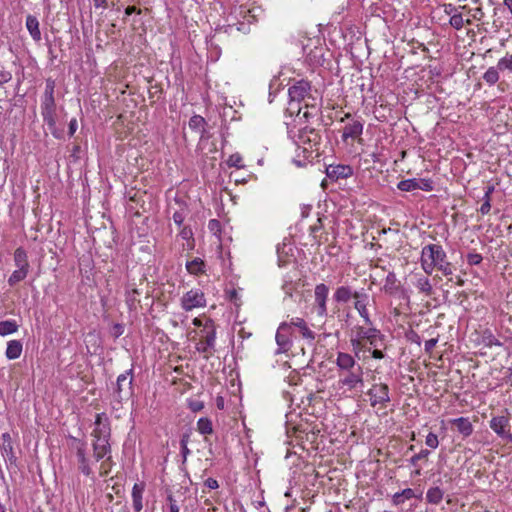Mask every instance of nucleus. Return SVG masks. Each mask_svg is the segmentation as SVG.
Here are the masks:
<instances>
[{
	"mask_svg": "<svg viewBox=\"0 0 512 512\" xmlns=\"http://www.w3.org/2000/svg\"><path fill=\"white\" fill-rule=\"evenodd\" d=\"M92 436L94 438H110L111 429L108 418L104 413H100L96 415L95 419V428L92 432Z\"/></svg>",
	"mask_w": 512,
	"mask_h": 512,
	"instance_id": "nucleus-14",
	"label": "nucleus"
},
{
	"mask_svg": "<svg viewBox=\"0 0 512 512\" xmlns=\"http://www.w3.org/2000/svg\"><path fill=\"white\" fill-rule=\"evenodd\" d=\"M417 186V178L402 180L397 185L398 189L404 192L417 190Z\"/></svg>",
	"mask_w": 512,
	"mask_h": 512,
	"instance_id": "nucleus-37",
	"label": "nucleus"
},
{
	"mask_svg": "<svg viewBox=\"0 0 512 512\" xmlns=\"http://www.w3.org/2000/svg\"><path fill=\"white\" fill-rule=\"evenodd\" d=\"M363 132V124L359 120H353L351 123H348L344 129L342 138L346 141L348 138H357Z\"/></svg>",
	"mask_w": 512,
	"mask_h": 512,
	"instance_id": "nucleus-21",
	"label": "nucleus"
},
{
	"mask_svg": "<svg viewBox=\"0 0 512 512\" xmlns=\"http://www.w3.org/2000/svg\"><path fill=\"white\" fill-rule=\"evenodd\" d=\"M425 444L432 448V449H436L439 445V440H438V436L432 432H430L427 436H426V439H425Z\"/></svg>",
	"mask_w": 512,
	"mask_h": 512,
	"instance_id": "nucleus-46",
	"label": "nucleus"
},
{
	"mask_svg": "<svg viewBox=\"0 0 512 512\" xmlns=\"http://www.w3.org/2000/svg\"><path fill=\"white\" fill-rule=\"evenodd\" d=\"M369 299L370 297L368 293L363 288L358 290V294L355 295L354 299V308L357 310V312L367 325L372 324L367 308L369 304Z\"/></svg>",
	"mask_w": 512,
	"mask_h": 512,
	"instance_id": "nucleus-13",
	"label": "nucleus"
},
{
	"mask_svg": "<svg viewBox=\"0 0 512 512\" xmlns=\"http://www.w3.org/2000/svg\"><path fill=\"white\" fill-rule=\"evenodd\" d=\"M77 129V121L76 119H72L69 123V135L72 136Z\"/></svg>",
	"mask_w": 512,
	"mask_h": 512,
	"instance_id": "nucleus-62",
	"label": "nucleus"
},
{
	"mask_svg": "<svg viewBox=\"0 0 512 512\" xmlns=\"http://www.w3.org/2000/svg\"><path fill=\"white\" fill-rule=\"evenodd\" d=\"M94 5L97 8H99V7H106L107 0H94Z\"/></svg>",
	"mask_w": 512,
	"mask_h": 512,
	"instance_id": "nucleus-64",
	"label": "nucleus"
},
{
	"mask_svg": "<svg viewBox=\"0 0 512 512\" xmlns=\"http://www.w3.org/2000/svg\"><path fill=\"white\" fill-rule=\"evenodd\" d=\"M421 265L424 272L431 275L436 268L444 276H450L454 272V266L447 261V255L442 246L429 244L423 247L421 252Z\"/></svg>",
	"mask_w": 512,
	"mask_h": 512,
	"instance_id": "nucleus-1",
	"label": "nucleus"
},
{
	"mask_svg": "<svg viewBox=\"0 0 512 512\" xmlns=\"http://www.w3.org/2000/svg\"><path fill=\"white\" fill-rule=\"evenodd\" d=\"M415 286L419 291L425 293L427 296H430L433 292L432 285L427 277H420Z\"/></svg>",
	"mask_w": 512,
	"mask_h": 512,
	"instance_id": "nucleus-35",
	"label": "nucleus"
},
{
	"mask_svg": "<svg viewBox=\"0 0 512 512\" xmlns=\"http://www.w3.org/2000/svg\"><path fill=\"white\" fill-rule=\"evenodd\" d=\"M133 373L132 369L120 374L117 377L116 388L113 393L114 400L119 404L124 400H128L133 394L132 388Z\"/></svg>",
	"mask_w": 512,
	"mask_h": 512,
	"instance_id": "nucleus-5",
	"label": "nucleus"
},
{
	"mask_svg": "<svg viewBox=\"0 0 512 512\" xmlns=\"http://www.w3.org/2000/svg\"><path fill=\"white\" fill-rule=\"evenodd\" d=\"M329 288L326 284L320 283L315 286V308L318 316L324 317L327 315V299Z\"/></svg>",
	"mask_w": 512,
	"mask_h": 512,
	"instance_id": "nucleus-11",
	"label": "nucleus"
},
{
	"mask_svg": "<svg viewBox=\"0 0 512 512\" xmlns=\"http://www.w3.org/2000/svg\"><path fill=\"white\" fill-rule=\"evenodd\" d=\"M451 424L456 427L457 431L464 437H468L473 432V425L468 418L460 417L451 420Z\"/></svg>",
	"mask_w": 512,
	"mask_h": 512,
	"instance_id": "nucleus-23",
	"label": "nucleus"
},
{
	"mask_svg": "<svg viewBox=\"0 0 512 512\" xmlns=\"http://www.w3.org/2000/svg\"><path fill=\"white\" fill-rule=\"evenodd\" d=\"M110 438H94L93 441V455L96 461L101 460L104 456H106L111 451V446L109 443Z\"/></svg>",
	"mask_w": 512,
	"mask_h": 512,
	"instance_id": "nucleus-18",
	"label": "nucleus"
},
{
	"mask_svg": "<svg viewBox=\"0 0 512 512\" xmlns=\"http://www.w3.org/2000/svg\"><path fill=\"white\" fill-rule=\"evenodd\" d=\"M133 13H138L140 14L141 13V10L138 9L136 6H128L126 9H125V14L126 15H131Z\"/></svg>",
	"mask_w": 512,
	"mask_h": 512,
	"instance_id": "nucleus-61",
	"label": "nucleus"
},
{
	"mask_svg": "<svg viewBox=\"0 0 512 512\" xmlns=\"http://www.w3.org/2000/svg\"><path fill=\"white\" fill-rule=\"evenodd\" d=\"M291 324V327L294 326V327H297L299 328L302 336L306 339H310V340H314L315 339V334L314 332L309 329V327L307 326L306 322L304 321V319L302 318H295V319H292L291 322L289 323Z\"/></svg>",
	"mask_w": 512,
	"mask_h": 512,
	"instance_id": "nucleus-26",
	"label": "nucleus"
},
{
	"mask_svg": "<svg viewBox=\"0 0 512 512\" xmlns=\"http://www.w3.org/2000/svg\"><path fill=\"white\" fill-rule=\"evenodd\" d=\"M494 189H495L494 185L486 186L483 200L491 201L490 197H491V194L494 192Z\"/></svg>",
	"mask_w": 512,
	"mask_h": 512,
	"instance_id": "nucleus-54",
	"label": "nucleus"
},
{
	"mask_svg": "<svg viewBox=\"0 0 512 512\" xmlns=\"http://www.w3.org/2000/svg\"><path fill=\"white\" fill-rule=\"evenodd\" d=\"M205 486H207L210 489H217L219 487L218 481L214 478H208L205 481Z\"/></svg>",
	"mask_w": 512,
	"mask_h": 512,
	"instance_id": "nucleus-56",
	"label": "nucleus"
},
{
	"mask_svg": "<svg viewBox=\"0 0 512 512\" xmlns=\"http://www.w3.org/2000/svg\"><path fill=\"white\" fill-rule=\"evenodd\" d=\"M336 365L339 372L362 368V366L355 361L353 356L344 352H339L337 354Z\"/></svg>",
	"mask_w": 512,
	"mask_h": 512,
	"instance_id": "nucleus-16",
	"label": "nucleus"
},
{
	"mask_svg": "<svg viewBox=\"0 0 512 512\" xmlns=\"http://www.w3.org/2000/svg\"><path fill=\"white\" fill-rule=\"evenodd\" d=\"M491 209L490 201L484 200L483 204L480 207V212L482 214H488Z\"/></svg>",
	"mask_w": 512,
	"mask_h": 512,
	"instance_id": "nucleus-58",
	"label": "nucleus"
},
{
	"mask_svg": "<svg viewBox=\"0 0 512 512\" xmlns=\"http://www.w3.org/2000/svg\"><path fill=\"white\" fill-rule=\"evenodd\" d=\"M326 174L330 179H346L353 174V169L349 165H330L326 168Z\"/></svg>",
	"mask_w": 512,
	"mask_h": 512,
	"instance_id": "nucleus-17",
	"label": "nucleus"
},
{
	"mask_svg": "<svg viewBox=\"0 0 512 512\" xmlns=\"http://www.w3.org/2000/svg\"><path fill=\"white\" fill-rule=\"evenodd\" d=\"M200 337L196 348L205 354L206 359H209L215 352L216 331L213 320L206 321L204 328L200 331Z\"/></svg>",
	"mask_w": 512,
	"mask_h": 512,
	"instance_id": "nucleus-3",
	"label": "nucleus"
},
{
	"mask_svg": "<svg viewBox=\"0 0 512 512\" xmlns=\"http://www.w3.org/2000/svg\"><path fill=\"white\" fill-rule=\"evenodd\" d=\"M188 442H189V434H183L180 440V446H181V454L183 457V462L186 461L187 456L190 454V450L188 448Z\"/></svg>",
	"mask_w": 512,
	"mask_h": 512,
	"instance_id": "nucleus-41",
	"label": "nucleus"
},
{
	"mask_svg": "<svg viewBox=\"0 0 512 512\" xmlns=\"http://www.w3.org/2000/svg\"><path fill=\"white\" fill-rule=\"evenodd\" d=\"M372 357L375 359H382L384 358V353L378 349V347H374V350L372 351Z\"/></svg>",
	"mask_w": 512,
	"mask_h": 512,
	"instance_id": "nucleus-60",
	"label": "nucleus"
},
{
	"mask_svg": "<svg viewBox=\"0 0 512 512\" xmlns=\"http://www.w3.org/2000/svg\"><path fill=\"white\" fill-rule=\"evenodd\" d=\"M55 87V80L52 78H47L45 82V91L41 102V115L50 132L58 138L59 134L56 129V101L54 97Z\"/></svg>",
	"mask_w": 512,
	"mask_h": 512,
	"instance_id": "nucleus-2",
	"label": "nucleus"
},
{
	"mask_svg": "<svg viewBox=\"0 0 512 512\" xmlns=\"http://www.w3.org/2000/svg\"><path fill=\"white\" fill-rule=\"evenodd\" d=\"M14 261L17 268H27L29 269V263L27 259L26 251L19 247L14 252Z\"/></svg>",
	"mask_w": 512,
	"mask_h": 512,
	"instance_id": "nucleus-29",
	"label": "nucleus"
},
{
	"mask_svg": "<svg viewBox=\"0 0 512 512\" xmlns=\"http://www.w3.org/2000/svg\"><path fill=\"white\" fill-rule=\"evenodd\" d=\"M167 500L169 501V512H179V507L172 495H168Z\"/></svg>",
	"mask_w": 512,
	"mask_h": 512,
	"instance_id": "nucleus-53",
	"label": "nucleus"
},
{
	"mask_svg": "<svg viewBox=\"0 0 512 512\" xmlns=\"http://www.w3.org/2000/svg\"><path fill=\"white\" fill-rule=\"evenodd\" d=\"M443 491L439 487H431L426 493V500L430 504L438 505L443 499Z\"/></svg>",
	"mask_w": 512,
	"mask_h": 512,
	"instance_id": "nucleus-28",
	"label": "nucleus"
},
{
	"mask_svg": "<svg viewBox=\"0 0 512 512\" xmlns=\"http://www.w3.org/2000/svg\"><path fill=\"white\" fill-rule=\"evenodd\" d=\"M298 140L302 144H308L312 147V145L319 144L320 135L315 129L304 127L298 132Z\"/></svg>",
	"mask_w": 512,
	"mask_h": 512,
	"instance_id": "nucleus-19",
	"label": "nucleus"
},
{
	"mask_svg": "<svg viewBox=\"0 0 512 512\" xmlns=\"http://www.w3.org/2000/svg\"><path fill=\"white\" fill-rule=\"evenodd\" d=\"M206 120L200 115H194L189 120V128L196 132L201 133V138L204 137Z\"/></svg>",
	"mask_w": 512,
	"mask_h": 512,
	"instance_id": "nucleus-27",
	"label": "nucleus"
},
{
	"mask_svg": "<svg viewBox=\"0 0 512 512\" xmlns=\"http://www.w3.org/2000/svg\"><path fill=\"white\" fill-rule=\"evenodd\" d=\"M12 79V74L8 71L0 69V84H5Z\"/></svg>",
	"mask_w": 512,
	"mask_h": 512,
	"instance_id": "nucleus-49",
	"label": "nucleus"
},
{
	"mask_svg": "<svg viewBox=\"0 0 512 512\" xmlns=\"http://www.w3.org/2000/svg\"><path fill=\"white\" fill-rule=\"evenodd\" d=\"M172 218H173L174 223L177 224L178 226H180L185 219V215L182 211H176V212H174Z\"/></svg>",
	"mask_w": 512,
	"mask_h": 512,
	"instance_id": "nucleus-50",
	"label": "nucleus"
},
{
	"mask_svg": "<svg viewBox=\"0 0 512 512\" xmlns=\"http://www.w3.org/2000/svg\"><path fill=\"white\" fill-rule=\"evenodd\" d=\"M182 239L184 240H187L189 243H188V246H189V249H192L193 248V242H194V239H193V232L191 230V228L189 227H183L182 230L180 231V234Z\"/></svg>",
	"mask_w": 512,
	"mask_h": 512,
	"instance_id": "nucleus-42",
	"label": "nucleus"
},
{
	"mask_svg": "<svg viewBox=\"0 0 512 512\" xmlns=\"http://www.w3.org/2000/svg\"><path fill=\"white\" fill-rule=\"evenodd\" d=\"M418 189L426 192L433 190V182L430 179H418L417 178Z\"/></svg>",
	"mask_w": 512,
	"mask_h": 512,
	"instance_id": "nucleus-45",
	"label": "nucleus"
},
{
	"mask_svg": "<svg viewBox=\"0 0 512 512\" xmlns=\"http://www.w3.org/2000/svg\"><path fill=\"white\" fill-rule=\"evenodd\" d=\"M429 454H430L429 450L422 449L419 453H417L411 457L410 464L413 466H416L418 461L423 460V459L427 460Z\"/></svg>",
	"mask_w": 512,
	"mask_h": 512,
	"instance_id": "nucleus-44",
	"label": "nucleus"
},
{
	"mask_svg": "<svg viewBox=\"0 0 512 512\" xmlns=\"http://www.w3.org/2000/svg\"><path fill=\"white\" fill-rule=\"evenodd\" d=\"M139 291L136 288L126 291V303L130 309L135 308V303L139 302L136 295H139Z\"/></svg>",
	"mask_w": 512,
	"mask_h": 512,
	"instance_id": "nucleus-40",
	"label": "nucleus"
},
{
	"mask_svg": "<svg viewBox=\"0 0 512 512\" xmlns=\"http://www.w3.org/2000/svg\"><path fill=\"white\" fill-rule=\"evenodd\" d=\"M197 430L203 435H209L213 433L212 422L207 417H202L197 422Z\"/></svg>",
	"mask_w": 512,
	"mask_h": 512,
	"instance_id": "nucleus-31",
	"label": "nucleus"
},
{
	"mask_svg": "<svg viewBox=\"0 0 512 512\" xmlns=\"http://www.w3.org/2000/svg\"><path fill=\"white\" fill-rule=\"evenodd\" d=\"M204 262L200 258H195L192 261H188L186 269L189 273L198 275L203 272Z\"/></svg>",
	"mask_w": 512,
	"mask_h": 512,
	"instance_id": "nucleus-32",
	"label": "nucleus"
},
{
	"mask_svg": "<svg viewBox=\"0 0 512 512\" xmlns=\"http://www.w3.org/2000/svg\"><path fill=\"white\" fill-rule=\"evenodd\" d=\"M145 489L144 483H135L132 488V501H133V509L134 512H141L143 509V492Z\"/></svg>",
	"mask_w": 512,
	"mask_h": 512,
	"instance_id": "nucleus-22",
	"label": "nucleus"
},
{
	"mask_svg": "<svg viewBox=\"0 0 512 512\" xmlns=\"http://www.w3.org/2000/svg\"><path fill=\"white\" fill-rule=\"evenodd\" d=\"M18 324L14 320H5L0 322V335L6 336L13 334L18 330Z\"/></svg>",
	"mask_w": 512,
	"mask_h": 512,
	"instance_id": "nucleus-30",
	"label": "nucleus"
},
{
	"mask_svg": "<svg viewBox=\"0 0 512 512\" xmlns=\"http://www.w3.org/2000/svg\"><path fill=\"white\" fill-rule=\"evenodd\" d=\"M458 9L465 10V9H466V6H459V7H456V6L452 5V4H445V5H444V11H445V13H446V14H448V15H451V16H452L453 14H455V13H459V12H458Z\"/></svg>",
	"mask_w": 512,
	"mask_h": 512,
	"instance_id": "nucleus-48",
	"label": "nucleus"
},
{
	"mask_svg": "<svg viewBox=\"0 0 512 512\" xmlns=\"http://www.w3.org/2000/svg\"><path fill=\"white\" fill-rule=\"evenodd\" d=\"M404 498L402 497V495L400 494V492H397L393 495V498H392V501H393V504L394 505H400L404 502Z\"/></svg>",
	"mask_w": 512,
	"mask_h": 512,
	"instance_id": "nucleus-59",
	"label": "nucleus"
},
{
	"mask_svg": "<svg viewBox=\"0 0 512 512\" xmlns=\"http://www.w3.org/2000/svg\"><path fill=\"white\" fill-rule=\"evenodd\" d=\"M367 394L370 396L372 407L380 405L382 408H385L386 403L390 402L389 387L387 384H374Z\"/></svg>",
	"mask_w": 512,
	"mask_h": 512,
	"instance_id": "nucleus-8",
	"label": "nucleus"
},
{
	"mask_svg": "<svg viewBox=\"0 0 512 512\" xmlns=\"http://www.w3.org/2000/svg\"><path fill=\"white\" fill-rule=\"evenodd\" d=\"M407 338L409 341L413 342V343H416L417 345H420L421 344V338L420 336L413 330H411L408 334H407Z\"/></svg>",
	"mask_w": 512,
	"mask_h": 512,
	"instance_id": "nucleus-51",
	"label": "nucleus"
},
{
	"mask_svg": "<svg viewBox=\"0 0 512 512\" xmlns=\"http://www.w3.org/2000/svg\"><path fill=\"white\" fill-rule=\"evenodd\" d=\"M291 335V324L287 322H282L276 332V343L278 345L277 353H285L290 350L292 346V341L290 339Z\"/></svg>",
	"mask_w": 512,
	"mask_h": 512,
	"instance_id": "nucleus-10",
	"label": "nucleus"
},
{
	"mask_svg": "<svg viewBox=\"0 0 512 512\" xmlns=\"http://www.w3.org/2000/svg\"><path fill=\"white\" fill-rule=\"evenodd\" d=\"M311 89L310 83L306 80H300L289 88V96L292 101L300 102L309 93Z\"/></svg>",
	"mask_w": 512,
	"mask_h": 512,
	"instance_id": "nucleus-15",
	"label": "nucleus"
},
{
	"mask_svg": "<svg viewBox=\"0 0 512 512\" xmlns=\"http://www.w3.org/2000/svg\"><path fill=\"white\" fill-rule=\"evenodd\" d=\"M28 270L29 269L27 268H18L17 270H15L9 277L8 284L10 286H14L18 282L24 280L28 274Z\"/></svg>",
	"mask_w": 512,
	"mask_h": 512,
	"instance_id": "nucleus-34",
	"label": "nucleus"
},
{
	"mask_svg": "<svg viewBox=\"0 0 512 512\" xmlns=\"http://www.w3.org/2000/svg\"><path fill=\"white\" fill-rule=\"evenodd\" d=\"M242 162H243L242 156L239 153H234L229 156V158L227 160V165L229 167H235L237 169H240V168L244 167Z\"/></svg>",
	"mask_w": 512,
	"mask_h": 512,
	"instance_id": "nucleus-39",
	"label": "nucleus"
},
{
	"mask_svg": "<svg viewBox=\"0 0 512 512\" xmlns=\"http://www.w3.org/2000/svg\"><path fill=\"white\" fill-rule=\"evenodd\" d=\"M219 226H220V222L218 220L212 219L209 221V228L211 230H216L219 228Z\"/></svg>",
	"mask_w": 512,
	"mask_h": 512,
	"instance_id": "nucleus-63",
	"label": "nucleus"
},
{
	"mask_svg": "<svg viewBox=\"0 0 512 512\" xmlns=\"http://www.w3.org/2000/svg\"><path fill=\"white\" fill-rule=\"evenodd\" d=\"M397 278L394 272H389L385 279L384 289L386 292L392 293L397 288Z\"/></svg>",
	"mask_w": 512,
	"mask_h": 512,
	"instance_id": "nucleus-38",
	"label": "nucleus"
},
{
	"mask_svg": "<svg viewBox=\"0 0 512 512\" xmlns=\"http://www.w3.org/2000/svg\"><path fill=\"white\" fill-rule=\"evenodd\" d=\"M22 343L19 340H11L7 344L6 357L9 360H14L20 357L22 353Z\"/></svg>",
	"mask_w": 512,
	"mask_h": 512,
	"instance_id": "nucleus-25",
	"label": "nucleus"
},
{
	"mask_svg": "<svg viewBox=\"0 0 512 512\" xmlns=\"http://www.w3.org/2000/svg\"><path fill=\"white\" fill-rule=\"evenodd\" d=\"M437 342H438V338H432V339L427 340L425 342V351L427 353H431L433 348L436 346Z\"/></svg>",
	"mask_w": 512,
	"mask_h": 512,
	"instance_id": "nucleus-52",
	"label": "nucleus"
},
{
	"mask_svg": "<svg viewBox=\"0 0 512 512\" xmlns=\"http://www.w3.org/2000/svg\"><path fill=\"white\" fill-rule=\"evenodd\" d=\"M484 81L491 85H494L499 80V69L496 67H489L483 75Z\"/></svg>",
	"mask_w": 512,
	"mask_h": 512,
	"instance_id": "nucleus-33",
	"label": "nucleus"
},
{
	"mask_svg": "<svg viewBox=\"0 0 512 512\" xmlns=\"http://www.w3.org/2000/svg\"><path fill=\"white\" fill-rule=\"evenodd\" d=\"M338 383L341 387L348 390L356 389L358 386H363V368L357 370H349L339 372Z\"/></svg>",
	"mask_w": 512,
	"mask_h": 512,
	"instance_id": "nucleus-7",
	"label": "nucleus"
},
{
	"mask_svg": "<svg viewBox=\"0 0 512 512\" xmlns=\"http://www.w3.org/2000/svg\"><path fill=\"white\" fill-rule=\"evenodd\" d=\"M70 447L75 450L78 461V470L85 476H90L92 474V469L89 466V460L86 456V442L72 437Z\"/></svg>",
	"mask_w": 512,
	"mask_h": 512,
	"instance_id": "nucleus-6",
	"label": "nucleus"
},
{
	"mask_svg": "<svg viewBox=\"0 0 512 512\" xmlns=\"http://www.w3.org/2000/svg\"><path fill=\"white\" fill-rule=\"evenodd\" d=\"M26 27H27V30L29 31L31 37L35 40V41H40L41 40V32H40V29H39V21L38 19L33 16V15H28L27 18H26Z\"/></svg>",
	"mask_w": 512,
	"mask_h": 512,
	"instance_id": "nucleus-24",
	"label": "nucleus"
},
{
	"mask_svg": "<svg viewBox=\"0 0 512 512\" xmlns=\"http://www.w3.org/2000/svg\"><path fill=\"white\" fill-rule=\"evenodd\" d=\"M449 23L456 30H460L463 28L465 23L471 24V21L469 19L465 21L463 19L462 13H455L450 17Z\"/></svg>",
	"mask_w": 512,
	"mask_h": 512,
	"instance_id": "nucleus-36",
	"label": "nucleus"
},
{
	"mask_svg": "<svg viewBox=\"0 0 512 512\" xmlns=\"http://www.w3.org/2000/svg\"><path fill=\"white\" fill-rule=\"evenodd\" d=\"M205 305V295L199 289L190 290L181 298V306L185 311H191L194 308L204 307Z\"/></svg>",
	"mask_w": 512,
	"mask_h": 512,
	"instance_id": "nucleus-9",
	"label": "nucleus"
},
{
	"mask_svg": "<svg viewBox=\"0 0 512 512\" xmlns=\"http://www.w3.org/2000/svg\"><path fill=\"white\" fill-rule=\"evenodd\" d=\"M356 294L358 290H353L350 286H339L333 294V299L337 303H347L352 298L355 299Z\"/></svg>",
	"mask_w": 512,
	"mask_h": 512,
	"instance_id": "nucleus-20",
	"label": "nucleus"
},
{
	"mask_svg": "<svg viewBox=\"0 0 512 512\" xmlns=\"http://www.w3.org/2000/svg\"><path fill=\"white\" fill-rule=\"evenodd\" d=\"M356 335L357 339L351 340L352 346L355 349L365 347L363 341L369 343L371 347H379L383 342V335H381L380 331L376 328L358 327Z\"/></svg>",
	"mask_w": 512,
	"mask_h": 512,
	"instance_id": "nucleus-4",
	"label": "nucleus"
},
{
	"mask_svg": "<svg viewBox=\"0 0 512 512\" xmlns=\"http://www.w3.org/2000/svg\"><path fill=\"white\" fill-rule=\"evenodd\" d=\"M509 418L507 416H496L490 421V428L503 440L512 442V434L509 429Z\"/></svg>",
	"mask_w": 512,
	"mask_h": 512,
	"instance_id": "nucleus-12",
	"label": "nucleus"
},
{
	"mask_svg": "<svg viewBox=\"0 0 512 512\" xmlns=\"http://www.w3.org/2000/svg\"><path fill=\"white\" fill-rule=\"evenodd\" d=\"M203 407H204V405L200 401H193V402L190 403V409L193 412H198V411L202 410Z\"/></svg>",
	"mask_w": 512,
	"mask_h": 512,
	"instance_id": "nucleus-55",
	"label": "nucleus"
},
{
	"mask_svg": "<svg viewBox=\"0 0 512 512\" xmlns=\"http://www.w3.org/2000/svg\"><path fill=\"white\" fill-rule=\"evenodd\" d=\"M499 71L509 70L512 71V62L510 56L503 57L497 62Z\"/></svg>",
	"mask_w": 512,
	"mask_h": 512,
	"instance_id": "nucleus-43",
	"label": "nucleus"
},
{
	"mask_svg": "<svg viewBox=\"0 0 512 512\" xmlns=\"http://www.w3.org/2000/svg\"><path fill=\"white\" fill-rule=\"evenodd\" d=\"M483 258L478 253H469L467 255V262L469 265H479L482 262Z\"/></svg>",
	"mask_w": 512,
	"mask_h": 512,
	"instance_id": "nucleus-47",
	"label": "nucleus"
},
{
	"mask_svg": "<svg viewBox=\"0 0 512 512\" xmlns=\"http://www.w3.org/2000/svg\"><path fill=\"white\" fill-rule=\"evenodd\" d=\"M400 494L402 495V497L404 499H411L414 497V490L411 489V488H406L404 489L403 491L400 492Z\"/></svg>",
	"mask_w": 512,
	"mask_h": 512,
	"instance_id": "nucleus-57",
	"label": "nucleus"
}]
</instances>
